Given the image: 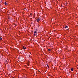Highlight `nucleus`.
<instances>
[{
  "instance_id": "1",
  "label": "nucleus",
  "mask_w": 78,
  "mask_h": 78,
  "mask_svg": "<svg viewBox=\"0 0 78 78\" xmlns=\"http://www.w3.org/2000/svg\"><path fill=\"white\" fill-rule=\"evenodd\" d=\"M40 20H41V18H39L37 19L36 20L37 22H39L40 21Z\"/></svg>"
},
{
  "instance_id": "2",
  "label": "nucleus",
  "mask_w": 78,
  "mask_h": 78,
  "mask_svg": "<svg viewBox=\"0 0 78 78\" xmlns=\"http://www.w3.org/2000/svg\"><path fill=\"white\" fill-rule=\"evenodd\" d=\"M37 33V32H36V31H34V36H36V34Z\"/></svg>"
},
{
  "instance_id": "3",
  "label": "nucleus",
  "mask_w": 78,
  "mask_h": 78,
  "mask_svg": "<svg viewBox=\"0 0 78 78\" xmlns=\"http://www.w3.org/2000/svg\"><path fill=\"white\" fill-rule=\"evenodd\" d=\"M68 28V26L66 25L65 26V27H64L65 28Z\"/></svg>"
},
{
  "instance_id": "4",
  "label": "nucleus",
  "mask_w": 78,
  "mask_h": 78,
  "mask_svg": "<svg viewBox=\"0 0 78 78\" xmlns=\"http://www.w3.org/2000/svg\"><path fill=\"white\" fill-rule=\"evenodd\" d=\"M23 49H26V47H25V46H23Z\"/></svg>"
},
{
  "instance_id": "5",
  "label": "nucleus",
  "mask_w": 78,
  "mask_h": 78,
  "mask_svg": "<svg viewBox=\"0 0 78 78\" xmlns=\"http://www.w3.org/2000/svg\"><path fill=\"white\" fill-rule=\"evenodd\" d=\"M71 71H73V68H71Z\"/></svg>"
},
{
  "instance_id": "6",
  "label": "nucleus",
  "mask_w": 78,
  "mask_h": 78,
  "mask_svg": "<svg viewBox=\"0 0 78 78\" xmlns=\"http://www.w3.org/2000/svg\"><path fill=\"white\" fill-rule=\"evenodd\" d=\"M47 67H48V68H49V66H48V65H47Z\"/></svg>"
},
{
  "instance_id": "7",
  "label": "nucleus",
  "mask_w": 78,
  "mask_h": 78,
  "mask_svg": "<svg viewBox=\"0 0 78 78\" xmlns=\"http://www.w3.org/2000/svg\"><path fill=\"white\" fill-rule=\"evenodd\" d=\"M4 4L5 5H7V3L6 2H5Z\"/></svg>"
},
{
  "instance_id": "8",
  "label": "nucleus",
  "mask_w": 78,
  "mask_h": 78,
  "mask_svg": "<svg viewBox=\"0 0 78 78\" xmlns=\"http://www.w3.org/2000/svg\"><path fill=\"white\" fill-rule=\"evenodd\" d=\"M48 51H51V50L50 49H48Z\"/></svg>"
},
{
  "instance_id": "9",
  "label": "nucleus",
  "mask_w": 78,
  "mask_h": 78,
  "mask_svg": "<svg viewBox=\"0 0 78 78\" xmlns=\"http://www.w3.org/2000/svg\"><path fill=\"white\" fill-rule=\"evenodd\" d=\"M18 59H20V57H18Z\"/></svg>"
},
{
  "instance_id": "10",
  "label": "nucleus",
  "mask_w": 78,
  "mask_h": 78,
  "mask_svg": "<svg viewBox=\"0 0 78 78\" xmlns=\"http://www.w3.org/2000/svg\"><path fill=\"white\" fill-rule=\"evenodd\" d=\"M0 40H2V38L0 37Z\"/></svg>"
},
{
  "instance_id": "11",
  "label": "nucleus",
  "mask_w": 78,
  "mask_h": 78,
  "mask_svg": "<svg viewBox=\"0 0 78 78\" xmlns=\"http://www.w3.org/2000/svg\"><path fill=\"white\" fill-rule=\"evenodd\" d=\"M29 17H31V15H30Z\"/></svg>"
},
{
  "instance_id": "12",
  "label": "nucleus",
  "mask_w": 78,
  "mask_h": 78,
  "mask_svg": "<svg viewBox=\"0 0 78 78\" xmlns=\"http://www.w3.org/2000/svg\"><path fill=\"white\" fill-rule=\"evenodd\" d=\"M17 0V1L18 0Z\"/></svg>"
}]
</instances>
